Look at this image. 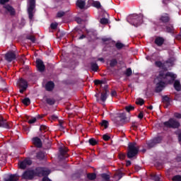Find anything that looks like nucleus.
I'll return each instance as SVG.
<instances>
[{"label":"nucleus","mask_w":181,"mask_h":181,"mask_svg":"<svg viewBox=\"0 0 181 181\" xmlns=\"http://www.w3.org/2000/svg\"><path fill=\"white\" fill-rule=\"evenodd\" d=\"M59 129L61 131H63V129H64V126L63 125V122L59 121Z\"/></svg>","instance_id":"54"},{"label":"nucleus","mask_w":181,"mask_h":181,"mask_svg":"<svg viewBox=\"0 0 181 181\" xmlns=\"http://www.w3.org/2000/svg\"><path fill=\"white\" fill-rule=\"evenodd\" d=\"M127 156V158H129V159H132L136 156V143H129L128 144Z\"/></svg>","instance_id":"2"},{"label":"nucleus","mask_w":181,"mask_h":181,"mask_svg":"<svg viewBox=\"0 0 181 181\" xmlns=\"http://www.w3.org/2000/svg\"><path fill=\"white\" fill-rule=\"evenodd\" d=\"M102 127H104L105 128H108V122L106 120H103L101 123Z\"/></svg>","instance_id":"45"},{"label":"nucleus","mask_w":181,"mask_h":181,"mask_svg":"<svg viewBox=\"0 0 181 181\" xmlns=\"http://www.w3.org/2000/svg\"><path fill=\"white\" fill-rule=\"evenodd\" d=\"M126 119L127 115L125 113H120L114 119V122L117 125H122Z\"/></svg>","instance_id":"7"},{"label":"nucleus","mask_w":181,"mask_h":181,"mask_svg":"<svg viewBox=\"0 0 181 181\" xmlns=\"http://www.w3.org/2000/svg\"><path fill=\"white\" fill-rule=\"evenodd\" d=\"M35 8H36V0H30L28 8V18L30 21L33 20V11H35Z\"/></svg>","instance_id":"4"},{"label":"nucleus","mask_w":181,"mask_h":181,"mask_svg":"<svg viewBox=\"0 0 181 181\" xmlns=\"http://www.w3.org/2000/svg\"><path fill=\"white\" fill-rule=\"evenodd\" d=\"M42 181H52V180H50V179H49V177H43Z\"/></svg>","instance_id":"63"},{"label":"nucleus","mask_w":181,"mask_h":181,"mask_svg":"<svg viewBox=\"0 0 181 181\" xmlns=\"http://www.w3.org/2000/svg\"><path fill=\"white\" fill-rule=\"evenodd\" d=\"M156 66H157V67H162L163 64L162 62H156Z\"/></svg>","instance_id":"58"},{"label":"nucleus","mask_w":181,"mask_h":181,"mask_svg":"<svg viewBox=\"0 0 181 181\" xmlns=\"http://www.w3.org/2000/svg\"><path fill=\"white\" fill-rule=\"evenodd\" d=\"M124 110L127 111V112H130V111H134L135 110V106L133 105H128L124 107Z\"/></svg>","instance_id":"30"},{"label":"nucleus","mask_w":181,"mask_h":181,"mask_svg":"<svg viewBox=\"0 0 181 181\" xmlns=\"http://www.w3.org/2000/svg\"><path fill=\"white\" fill-rule=\"evenodd\" d=\"M46 101L47 103L49 104V105H53V104H54V100L53 99L47 98Z\"/></svg>","instance_id":"39"},{"label":"nucleus","mask_w":181,"mask_h":181,"mask_svg":"<svg viewBox=\"0 0 181 181\" xmlns=\"http://www.w3.org/2000/svg\"><path fill=\"white\" fill-rule=\"evenodd\" d=\"M33 177H35V171L33 170L25 171L22 175V178L25 180H31Z\"/></svg>","instance_id":"9"},{"label":"nucleus","mask_w":181,"mask_h":181,"mask_svg":"<svg viewBox=\"0 0 181 181\" xmlns=\"http://www.w3.org/2000/svg\"><path fill=\"white\" fill-rule=\"evenodd\" d=\"M87 33L88 36H90V37L92 35H94V32L92 30H87Z\"/></svg>","instance_id":"59"},{"label":"nucleus","mask_w":181,"mask_h":181,"mask_svg":"<svg viewBox=\"0 0 181 181\" xmlns=\"http://www.w3.org/2000/svg\"><path fill=\"white\" fill-rule=\"evenodd\" d=\"M41 173L42 176H47V175H50V170L47 168H42L41 170Z\"/></svg>","instance_id":"28"},{"label":"nucleus","mask_w":181,"mask_h":181,"mask_svg":"<svg viewBox=\"0 0 181 181\" xmlns=\"http://www.w3.org/2000/svg\"><path fill=\"white\" fill-rule=\"evenodd\" d=\"M101 40L105 45H110V46H125V45L122 44V42L119 41L115 42V41H114L111 37H104Z\"/></svg>","instance_id":"3"},{"label":"nucleus","mask_w":181,"mask_h":181,"mask_svg":"<svg viewBox=\"0 0 181 181\" xmlns=\"http://www.w3.org/2000/svg\"><path fill=\"white\" fill-rule=\"evenodd\" d=\"M88 177L90 180H94L95 179V174H89L88 175Z\"/></svg>","instance_id":"49"},{"label":"nucleus","mask_w":181,"mask_h":181,"mask_svg":"<svg viewBox=\"0 0 181 181\" xmlns=\"http://www.w3.org/2000/svg\"><path fill=\"white\" fill-rule=\"evenodd\" d=\"M4 8L7 11V12H9L11 16H15L16 11H15V8L12 7V6L7 4L4 6Z\"/></svg>","instance_id":"14"},{"label":"nucleus","mask_w":181,"mask_h":181,"mask_svg":"<svg viewBox=\"0 0 181 181\" xmlns=\"http://www.w3.org/2000/svg\"><path fill=\"white\" fill-rule=\"evenodd\" d=\"M127 21L128 23L136 28V14H131L128 16Z\"/></svg>","instance_id":"10"},{"label":"nucleus","mask_w":181,"mask_h":181,"mask_svg":"<svg viewBox=\"0 0 181 181\" xmlns=\"http://www.w3.org/2000/svg\"><path fill=\"white\" fill-rule=\"evenodd\" d=\"M22 103L24 104V105H29V104H30V99L25 98L22 100Z\"/></svg>","instance_id":"32"},{"label":"nucleus","mask_w":181,"mask_h":181,"mask_svg":"<svg viewBox=\"0 0 181 181\" xmlns=\"http://www.w3.org/2000/svg\"><path fill=\"white\" fill-rule=\"evenodd\" d=\"M50 118H51V119H52L53 121H54V120L57 119V115H53L51 116Z\"/></svg>","instance_id":"61"},{"label":"nucleus","mask_w":181,"mask_h":181,"mask_svg":"<svg viewBox=\"0 0 181 181\" xmlns=\"http://www.w3.org/2000/svg\"><path fill=\"white\" fill-rule=\"evenodd\" d=\"M93 6L97 8V9H100L101 8V3L100 1H93Z\"/></svg>","instance_id":"31"},{"label":"nucleus","mask_w":181,"mask_h":181,"mask_svg":"<svg viewBox=\"0 0 181 181\" xmlns=\"http://www.w3.org/2000/svg\"><path fill=\"white\" fill-rule=\"evenodd\" d=\"M101 177L103 179V181H110V175L107 174H102Z\"/></svg>","instance_id":"33"},{"label":"nucleus","mask_w":181,"mask_h":181,"mask_svg":"<svg viewBox=\"0 0 181 181\" xmlns=\"http://www.w3.org/2000/svg\"><path fill=\"white\" fill-rule=\"evenodd\" d=\"M98 62H101L102 63H104L105 60L104 58H99L98 59Z\"/></svg>","instance_id":"64"},{"label":"nucleus","mask_w":181,"mask_h":181,"mask_svg":"<svg viewBox=\"0 0 181 181\" xmlns=\"http://www.w3.org/2000/svg\"><path fill=\"white\" fill-rule=\"evenodd\" d=\"M158 21H160L162 23H169V22H170V15L167 13H163L160 16Z\"/></svg>","instance_id":"11"},{"label":"nucleus","mask_w":181,"mask_h":181,"mask_svg":"<svg viewBox=\"0 0 181 181\" xmlns=\"http://www.w3.org/2000/svg\"><path fill=\"white\" fill-rule=\"evenodd\" d=\"M7 2H9V0H0L1 5H5Z\"/></svg>","instance_id":"56"},{"label":"nucleus","mask_w":181,"mask_h":181,"mask_svg":"<svg viewBox=\"0 0 181 181\" xmlns=\"http://www.w3.org/2000/svg\"><path fill=\"white\" fill-rule=\"evenodd\" d=\"M37 158L38 159H43V158H45V153H43V152H39L37 154Z\"/></svg>","instance_id":"38"},{"label":"nucleus","mask_w":181,"mask_h":181,"mask_svg":"<svg viewBox=\"0 0 181 181\" xmlns=\"http://www.w3.org/2000/svg\"><path fill=\"white\" fill-rule=\"evenodd\" d=\"M75 21H76V23H78V25H81V23H83V19H81V18L76 17L75 18Z\"/></svg>","instance_id":"46"},{"label":"nucleus","mask_w":181,"mask_h":181,"mask_svg":"<svg viewBox=\"0 0 181 181\" xmlns=\"http://www.w3.org/2000/svg\"><path fill=\"white\" fill-rule=\"evenodd\" d=\"M163 103H166L167 104H169V102L170 101V99L168 96H163Z\"/></svg>","instance_id":"41"},{"label":"nucleus","mask_w":181,"mask_h":181,"mask_svg":"<svg viewBox=\"0 0 181 181\" xmlns=\"http://www.w3.org/2000/svg\"><path fill=\"white\" fill-rule=\"evenodd\" d=\"M33 144H34V145L37 148H40V146H42V141H40V139L37 137L33 139Z\"/></svg>","instance_id":"21"},{"label":"nucleus","mask_w":181,"mask_h":181,"mask_svg":"<svg viewBox=\"0 0 181 181\" xmlns=\"http://www.w3.org/2000/svg\"><path fill=\"white\" fill-rule=\"evenodd\" d=\"M110 65L111 67H114L115 66H117V60L113 59V60L110 61Z\"/></svg>","instance_id":"50"},{"label":"nucleus","mask_w":181,"mask_h":181,"mask_svg":"<svg viewBox=\"0 0 181 181\" xmlns=\"http://www.w3.org/2000/svg\"><path fill=\"white\" fill-rule=\"evenodd\" d=\"M4 181H18L19 177L16 175L6 174L4 175Z\"/></svg>","instance_id":"13"},{"label":"nucleus","mask_w":181,"mask_h":181,"mask_svg":"<svg viewBox=\"0 0 181 181\" xmlns=\"http://www.w3.org/2000/svg\"><path fill=\"white\" fill-rule=\"evenodd\" d=\"M137 118L139 119H142L144 118V112H140L137 116Z\"/></svg>","instance_id":"53"},{"label":"nucleus","mask_w":181,"mask_h":181,"mask_svg":"<svg viewBox=\"0 0 181 181\" xmlns=\"http://www.w3.org/2000/svg\"><path fill=\"white\" fill-rule=\"evenodd\" d=\"M125 74H126V76H127V77H129V76H131V74H132V70H131V69H127Z\"/></svg>","instance_id":"48"},{"label":"nucleus","mask_w":181,"mask_h":181,"mask_svg":"<svg viewBox=\"0 0 181 181\" xmlns=\"http://www.w3.org/2000/svg\"><path fill=\"white\" fill-rule=\"evenodd\" d=\"M32 165V160L29 158L24 160L19 163L18 166L20 169H26L29 165Z\"/></svg>","instance_id":"12"},{"label":"nucleus","mask_w":181,"mask_h":181,"mask_svg":"<svg viewBox=\"0 0 181 181\" xmlns=\"http://www.w3.org/2000/svg\"><path fill=\"white\" fill-rule=\"evenodd\" d=\"M89 144H90V145H93V146L97 145V141H96V140L94 139H89Z\"/></svg>","instance_id":"44"},{"label":"nucleus","mask_w":181,"mask_h":181,"mask_svg":"<svg viewBox=\"0 0 181 181\" xmlns=\"http://www.w3.org/2000/svg\"><path fill=\"white\" fill-rule=\"evenodd\" d=\"M174 117L175 118H181V114L180 113H175Z\"/></svg>","instance_id":"60"},{"label":"nucleus","mask_w":181,"mask_h":181,"mask_svg":"<svg viewBox=\"0 0 181 181\" xmlns=\"http://www.w3.org/2000/svg\"><path fill=\"white\" fill-rule=\"evenodd\" d=\"M27 39L28 40H30V42H32V43H35V42H36V38L33 35L27 36Z\"/></svg>","instance_id":"35"},{"label":"nucleus","mask_w":181,"mask_h":181,"mask_svg":"<svg viewBox=\"0 0 181 181\" xmlns=\"http://www.w3.org/2000/svg\"><path fill=\"white\" fill-rule=\"evenodd\" d=\"M66 15V12L64 11H58L57 13V18H63Z\"/></svg>","instance_id":"36"},{"label":"nucleus","mask_w":181,"mask_h":181,"mask_svg":"<svg viewBox=\"0 0 181 181\" xmlns=\"http://www.w3.org/2000/svg\"><path fill=\"white\" fill-rule=\"evenodd\" d=\"M161 141H162V139L160 137H157L151 140L150 142H148V145L149 148H153V146H155L156 144H160Z\"/></svg>","instance_id":"16"},{"label":"nucleus","mask_w":181,"mask_h":181,"mask_svg":"<svg viewBox=\"0 0 181 181\" xmlns=\"http://www.w3.org/2000/svg\"><path fill=\"white\" fill-rule=\"evenodd\" d=\"M174 88L177 91H180L181 86H180V82L179 81H175Z\"/></svg>","instance_id":"26"},{"label":"nucleus","mask_w":181,"mask_h":181,"mask_svg":"<svg viewBox=\"0 0 181 181\" xmlns=\"http://www.w3.org/2000/svg\"><path fill=\"white\" fill-rule=\"evenodd\" d=\"M112 97H117V91L112 90L111 93Z\"/></svg>","instance_id":"62"},{"label":"nucleus","mask_w":181,"mask_h":181,"mask_svg":"<svg viewBox=\"0 0 181 181\" xmlns=\"http://www.w3.org/2000/svg\"><path fill=\"white\" fill-rule=\"evenodd\" d=\"M54 88V83L52 81H49L45 85L47 91H52Z\"/></svg>","instance_id":"20"},{"label":"nucleus","mask_w":181,"mask_h":181,"mask_svg":"<svg viewBox=\"0 0 181 181\" xmlns=\"http://www.w3.org/2000/svg\"><path fill=\"white\" fill-rule=\"evenodd\" d=\"M164 125L167 128H179L180 124L176 119H170L168 122H164Z\"/></svg>","instance_id":"5"},{"label":"nucleus","mask_w":181,"mask_h":181,"mask_svg":"<svg viewBox=\"0 0 181 181\" xmlns=\"http://www.w3.org/2000/svg\"><path fill=\"white\" fill-rule=\"evenodd\" d=\"M145 101L142 98H138L136 101V104L139 105H144Z\"/></svg>","instance_id":"37"},{"label":"nucleus","mask_w":181,"mask_h":181,"mask_svg":"<svg viewBox=\"0 0 181 181\" xmlns=\"http://www.w3.org/2000/svg\"><path fill=\"white\" fill-rule=\"evenodd\" d=\"M59 159H64L65 155L67 153V149L66 148L60 147L59 148Z\"/></svg>","instance_id":"18"},{"label":"nucleus","mask_w":181,"mask_h":181,"mask_svg":"<svg viewBox=\"0 0 181 181\" xmlns=\"http://www.w3.org/2000/svg\"><path fill=\"white\" fill-rule=\"evenodd\" d=\"M104 141H110V136L107 135V134H104L103 136Z\"/></svg>","instance_id":"52"},{"label":"nucleus","mask_w":181,"mask_h":181,"mask_svg":"<svg viewBox=\"0 0 181 181\" xmlns=\"http://www.w3.org/2000/svg\"><path fill=\"white\" fill-rule=\"evenodd\" d=\"M173 181H181V175H175L173 177Z\"/></svg>","instance_id":"42"},{"label":"nucleus","mask_w":181,"mask_h":181,"mask_svg":"<svg viewBox=\"0 0 181 181\" xmlns=\"http://www.w3.org/2000/svg\"><path fill=\"white\" fill-rule=\"evenodd\" d=\"M108 97V90H105V92L101 93L100 100L103 103L106 101L107 98Z\"/></svg>","instance_id":"23"},{"label":"nucleus","mask_w":181,"mask_h":181,"mask_svg":"<svg viewBox=\"0 0 181 181\" xmlns=\"http://www.w3.org/2000/svg\"><path fill=\"white\" fill-rule=\"evenodd\" d=\"M36 65L39 71H45V64L43 63V61H42L41 59H37Z\"/></svg>","instance_id":"15"},{"label":"nucleus","mask_w":181,"mask_h":181,"mask_svg":"<svg viewBox=\"0 0 181 181\" xmlns=\"http://www.w3.org/2000/svg\"><path fill=\"white\" fill-rule=\"evenodd\" d=\"M17 86L20 88V93H23V91H26V88H28V82L21 78L17 81Z\"/></svg>","instance_id":"8"},{"label":"nucleus","mask_w":181,"mask_h":181,"mask_svg":"<svg viewBox=\"0 0 181 181\" xmlns=\"http://www.w3.org/2000/svg\"><path fill=\"white\" fill-rule=\"evenodd\" d=\"M127 155H125V153H120L119 154V158L121 159L122 160H124V159H125Z\"/></svg>","instance_id":"47"},{"label":"nucleus","mask_w":181,"mask_h":181,"mask_svg":"<svg viewBox=\"0 0 181 181\" xmlns=\"http://www.w3.org/2000/svg\"><path fill=\"white\" fill-rule=\"evenodd\" d=\"M76 6H78L79 9H84V6H86V1L83 0H77Z\"/></svg>","instance_id":"22"},{"label":"nucleus","mask_w":181,"mask_h":181,"mask_svg":"<svg viewBox=\"0 0 181 181\" xmlns=\"http://www.w3.org/2000/svg\"><path fill=\"white\" fill-rule=\"evenodd\" d=\"M154 43L157 45V46H162V45L165 44V38H163V37H157L155 39Z\"/></svg>","instance_id":"17"},{"label":"nucleus","mask_w":181,"mask_h":181,"mask_svg":"<svg viewBox=\"0 0 181 181\" xmlns=\"http://www.w3.org/2000/svg\"><path fill=\"white\" fill-rule=\"evenodd\" d=\"M16 50H10L5 54V59L6 62H8V63H11V62H13L15 59H16Z\"/></svg>","instance_id":"6"},{"label":"nucleus","mask_w":181,"mask_h":181,"mask_svg":"<svg viewBox=\"0 0 181 181\" xmlns=\"http://www.w3.org/2000/svg\"><path fill=\"white\" fill-rule=\"evenodd\" d=\"M151 178L153 179V180H155V181L160 180V177H159V175H151Z\"/></svg>","instance_id":"40"},{"label":"nucleus","mask_w":181,"mask_h":181,"mask_svg":"<svg viewBox=\"0 0 181 181\" xmlns=\"http://www.w3.org/2000/svg\"><path fill=\"white\" fill-rule=\"evenodd\" d=\"M104 83V81H100V80H96L95 81V84H101V86H103V84Z\"/></svg>","instance_id":"55"},{"label":"nucleus","mask_w":181,"mask_h":181,"mask_svg":"<svg viewBox=\"0 0 181 181\" xmlns=\"http://www.w3.org/2000/svg\"><path fill=\"white\" fill-rule=\"evenodd\" d=\"M122 176H123L122 173L119 172L115 175L114 179L115 180L118 181L122 177Z\"/></svg>","instance_id":"29"},{"label":"nucleus","mask_w":181,"mask_h":181,"mask_svg":"<svg viewBox=\"0 0 181 181\" xmlns=\"http://www.w3.org/2000/svg\"><path fill=\"white\" fill-rule=\"evenodd\" d=\"M177 77V75L173 73L167 72L166 71H160L159 75L155 79V82L157 83L156 91L160 93L163 90V88L165 87V83H170V80L173 81Z\"/></svg>","instance_id":"1"},{"label":"nucleus","mask_w":181,"mask_h":181,"mask_svg":"<svg viewBox=\"0 0 181 181\" xmlns=\"http://www.w3.org/2000/svg\"><path fill=\"white\" fill-rule=\"evenodd\" d=\"M144 22V15L140 13L137 15V25H141Z\"/></svg>","instance_id":"25"},{"label":"nucleus","mask_w":181,"mask_h":181,"mask_svg":"<svg viewBox=\"0 0 181 181\" xmlns=\"http://www.w3.org/2000/svg\"><path fill=\"white\" fill-rule=\"evenodd\" d=\"M36 122V117H32L30 120H28L29 124H35Z\"/></svg>","instance_id":"51"},{"label":"nucleus","mask_w":181,"mask_h":181,"mask_svg":"<svg viewBox=\"0 0 181 181\" xmlns=\"http://www.w3.org/2000/svg\"><path fill=\"white\" fill-rule=\"evenodd\" d=\"M83 39H86V35L83 34L81 36L78 37V40H83Z\"/></svg>","instance_id":"57"},{"label":"nucleus","mask_w":181,"mask_h":181,"mask_svg":"<svg viewBox=\"0 0 181 181\" xmlns=\"http://www.w3.org/2000/svg\"><path fill=\"white\" fill-rule=\"evenodd\" d=\"M90 69L93 71H97V70H98V64L95 62H91Z\"/></svg>","instance_id":"27"},{"label":"nucleus","mask_w":181,"mask_h":181,"mask_svg":"<svg viewBox=\"0 0 181 181\" xmlns=\"http://www.w3.org/2000/svg\"><path fill=\"white\" fill-rule=\"evenodd\" d=\"M166 30L168 33H175V28H173V25L169 24L166 26Z\"/></svg>","instance_id":"24"},{"label":"nucleus","mask_w":181,"mask_h":181,"mask_svg":"<svg viewBox=\"0 0 181 181\" xmlns=\"http://www.w3.org/2000/svg\"><path fill=\"white\" fill-rule=\"evenodd\" d=\"M58 23H51V25H50V28H51V29H57V26H58Z\"/></svg>","instance_id":"43"},{"label":"nucleus","mask_w":181,"mask_h":181,"mask_svg":"<svg viewBox=\"0 0 181 181\" xmlns=\"http://www.w3.org/2000/svg\"><path fill=\"white\" fill-rule=\"evenodd\" d=\"M0 127L9 129V125L8 124V122H6V120L4 119L2 116H0Z\"/></svg>","instance_id":"19"},{"label":"nucleus","mask_w":181,"mask_h":181,"mask_svg":"<svg viewBox=\"0 0 181 181\" xmlns=\"http://www.w3.org/2000/svg\"><path fill=\"white\" fill-rule=\"evenodd\" d=\"M101 25H107L108 24V19L105 18H102L100 21Z\"/></svg>","instance_id":"34"}]
</instances>
